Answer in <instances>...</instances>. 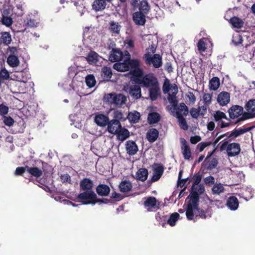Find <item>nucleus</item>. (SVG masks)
Wrapping results in <instances>:
<instances>
[{
    "label": "nucleus",
    "mask_w": 255,
    "mask_h": 255,
    "mask_svg": "<svg viewBox=\"0 0 255 255\" xmlns=\"http://www.w3.org/2000/svg\"><path fill=\"white\" fill-rule=\"evenodd\" d=\"M239 202L236 197L233 196L228 198L227 205L231 210H237L239 207Z\"/></svg>",
    "instance_id": "nucleus-26"
},
{
    "label": "nucleus",
    "mask_w": 255,
    "mask_h": 255,
    "mask_svg": "<svg viewBox=\"0 0 255 255\" xmlns=\"http://www.w3.org/2000/svg\"><path fill=\"white\" fill-rule=\"evenodd\" d=\"M177 109H178V111L181 113V112H183V115L185 116H186L188 114V108L184 103H180L179 107L177 108Z\"/></svg>",
    "instance_id": "nucleus-58"
},
{
    "label": "nucleus",
    "mask_w": 255,
    "mask_h": 255,
    "mask_svg": "<svg viewBox=\"0 0 255 255\" xmlns=\"http://www.w3.org/2000/svg\"><path fill=\"white\" fill-rule=\"evenodd\" d=\"M7 14L8 10L7 9H4L3 11L1 22L3 25L6 26L7 27H9L12 25L13 20L11 17L5 15V14Z\"/></svg>",
    "instance_id": "nucleus-40"
},
{
    "label": "nucleus",
    "mask_w": 255,
    "mask_h": 255,
    "mask_svg": "<svg viewBox=\"0 0 255 255\" xmlns=\"http://www.w3.org/2000/svg\"><path fill=\"white\" fill-rule=\"evenodd\" d=\"M229 22L232 25L233 27L238 29L242 28L244 25L243 20L237 16L231 17L229 20Z\"/></svg>",
    "instance_id": "nucleus-31"
},
{
    "label": "nucleus",
    "mask_w": 255,
    "mask_h": 255,
    "mask_svg": "<svg viewBox=\"0 0 255 255\" xmlns=\"http://www.w3.org/2000/svg\"><path fill=\"white\" fill-rule=\"evenodd\" d=\"M96 203L108 204L113 203L114 200L112 199H98L97 196L95 199H89L87 202H83V205H95Z\"/></svg>",
    "instance_id": "nucleus-28"
},
{
    "label": "nucleus",
    "mask_w": 255,
    "mask_h": 255,
    "mask_svg": "<svg viewBox=\"0 0 255 255\" xmlns=\"http://www.w3.org/2000/svg\"><path fill=\"white\" fill-rule=\"evenodd\" d=\"M109 29L113 33L115 34H119L121 29V26L118 22L114 21H111L110 22Z\"/></svg>",
    "instance_id": "nucleus-45"
},
{
    "label": "nucleus",
    "mask_w": 255,
    "mask_h": 255,
    "mask_svg": "<svg viewBox=\"0 0 255 255\" xmlns=\"http://www.w3.org/2000/svg\"><path fill=\"white\" fill-rule=\"evenodd\" d=\"M116 134H117L118 139L123 141L129 136V131L127 128L122 127L117 131Z\"/></svg>",
    "instance_id": "nucleus-32"
},
{
    "label": "nucleus",
    "mask_w": 255,
    "mask_h": 255,
    "mask_svg": "<svg viewBox=\"0 0 255 255\" xmlns=\"http://www.w3.org/2000/svg\"><path fill=\"white\" fill-rule=\"evenodd\" d=\"M107 126L108 131L110 133L114 134H116V133H117V131L122 128L121 123L118 120L109 121Z\"/></svg>",
    "instance_id": "nucleus-11"
},
{
    "label": "nucleus",
    "mask_w": 255,
    "mask_h": 255,
    "mask_svg": "<svg viewBox=\"0 0 255 255\" xmlns=\"http://www.w3.org/2000/svg\"><path fill=\"white\" fill-rule=\"evenodd\" d=\"M141 87L148 89L150 100L155 101L160 95V88L157 77L152 73L145 74L141 79H137Z\"/></svg>",
    "instance_id": "nucleus-1"
},
{
    "label": "nucleus",
    "mask_w": 255,
    "mask_h": 255,
    "mask_svg": "<svg viewBox=\"0 0 255 255\" xmlns=\"http://www.w3.org/2000/svg\"><path fill=\"white\" fill-rule=\"evenodd\" d=\"M140 118V113L136 111L133 112H129L127 116V119L130 123L135 124L138 122Z\"/></svg>",
    "instance_id": "nucleus-35"
},
{
    "label": "nucleus",
    "mask_w": 255,
    "mask_h": 255,
    "mask_svg": "<svg viewBox=\"0 0 255 255\" xmlns=\"http://www.w3.org/2000/svg\"><path fill=\"white\" fill-rule=\"evenodd\" d=\"M101 75L105 81H109L113 75L111 68L107 66L104 67L102 69Z\"/></svg>",
    "instance_id": "nucleus-36"
},
{
    "label": "nucleus",
    "mask_w": 255,
    "mask_h": 255,
    "mask_svg": "<svg viewBox=\"0 0 255 255\" xmlns=\"http://www.w3.org/2000/svg\"><path fill=\"white\" fill-rule=\"evenodd\" d=\"M123 58V52L117 48H113L109 55V60L112 62H118Z\"/></svg>",
    "instance_id": "nucleus-14"
},
{
    "label": "nucleus",
    "mask_w": 255,
    "mask_h": 255,
    "mask_svg": "<svg viewBox=\"0 0 255 255\" xmlns=\"http://www.w3.org/2000/svg\"><path fill=\"white\" fill-rule=\"evenodd\" d=\"M220 150L221 151L226 150L228 155L233 157L239 154L241 151V146L239 143L233 142L229 144L228 141H226L221 144Z\"/></svg>",
    "instance_id": "nucleus-5"
},
{
    "label": "nucleus",
    "mask_w": 255,
    "mask_h": 255,
    "mask_svg": "<svg viewBox=\"0 0 255 255\" xmlns=\"http://www.w3.org/2000/svg\"><path fill=\"white\" fill-rule=\"evenodd\" d=\"M0 42L4 45H8L11 42V36L9 32H3L1 33Z\"/></svg>",
    "instance_id": "nucleus-41"
},
{
    "label": "nucleus",
    "mask_w": 255,
    "mask_h": 255,
    "mask_svg": "<svg viewBox=\"0 0 255 255\" xmlns=\"http://www.w3.org/2000/svg\"><path fill=\"white\" fill-rule=\"evenodd\" d=\"M127 62L128 63L129 68L130 70L139 68L140 67V61L138 59H131L130 55L128 51H126Z\"/></svg>",
    "instance_id": "nucleus-27"
},
{
    "label": "nucleus",
    "mask_w": 255,
    "mask_h": 255,
    "mask_svg": "<svg viewBox=\"0 0 255 255\" xmlns=\"http://www.w3.org/2000/svg\"><path fill=\"white\" fill-rule=\"evenodd\" d=\"M138 8L139 10V11H141L146 14L149 11L150 6L146 0H142L140 2Z\"/></svg>",
    "instance_id": "nucleus-43"
},
{
    "label": "nucleus",
    "mask_w": 255,
    "mask_h": 255,
    "mask_svg": "<svg viewBox=\"0 0 255 255\" xmlns=\"http://www.w3.org/2000/svg\"><path fill=\"white\" fill-rule=\"evenodd\" d=\"M181 148L183 157L185 159L188 160L191 156V149L186 140L183 138H181Z\"/></svg>",
    "instance_id": "nucleus-12"
},
{
    "label": "nucleus",
    "mask_w": 255,
    "mask_h": 255,
    "mask_svg": "<svg viewBox=\"0 0 255 255\" xmlns=\"http://www.w3.org/2000/svg\"><path fill=\"white\" fill-rule=\"evenodd\" d=\"M218 160L216 158H213L211 161H210L208 163V165H207V169H210V170H212L214 168H215L217 164H218Z\"/></svg>",
    "instance_id": "nucleus-61"
},
{
    "label": "nucleus",
    "mask_w": 255,
    "mask_h": 255,
    "mask_svg": "<svg viewBox=\"0 0 255 255\" xmlns=\"http://www.w3.org/2000/svg\"><path fill=\"white\" fill-rule=\"evenodd\" d=\"M213 117H214V120L216 122L219 121L223 119H226L227 121L231 122L230 119L228 118L227 117L226 114L224 112H221L220 111H217L215 112V113H214V114L213 115Z\"/></svg>",
    "instance_id": "nucleus-50"
},
{
    "label": "nucleus",
    "mask_w": 255,
    "mask_h": 255,
    "mask_svg": "<svg viewBox=\"0 0 255 255\" xmlns=\"http://www.w3.org/2000/svg\"><path fill=\"white\" fill-rule=\"evenodd\" d=\"M27 165H26L24 167H17L15 170V175L22 176L25 172L26 171H27Z\"/></svg>",
    "instance_id": "nucleus-60"
},
{
    "label": "nucleus",
    "mask_w": 255,
    "mask_h": 255,
    "mask_svg": "<svg viewBox=\"0 0 255 255\" xmlns=\"http://www.w3.org/2000/svg\"><path fill=\"white\" fill-rule=\"evenodd\" d=\"M189 196H190L191 202L188 204H190L191 206L195 208L199 207V195L198 193L191 191Z\"/></svg>",
    "instance_id": "nucleus-37"
},
{
    "label": "nucleus",
    "mask_w": 255,
    "mask_h": 255,
    "mask_svg": "<svg viewBox=\"0 0 255 255\" xmlns=\"http://www.w3.org/2000/svg\"><path fill=\"white\" fill-rule=\"evenodd\" d=\"M24 23L26 27L30 28L37 27L39 23L34 18H32L30 16L26 17L24 21Z\"/></svg>",
    "instance_id": "nucleus-44"
},
{
    "label": "nucleus",
    "mask_w": 255,
    "mask_h": 255,
    "mask_svg": "<svg viewBox=\"0 0 255 255\" xmlns=\"http://www.w3.org/2000/svg\"><path fill=\"white\" fill-rule=\"evenodd\" d=\"M132 188V185L131 183L127 180L122 181L119 185L120 190L121 192L123 193H128L130 191Z\"/></svg>",
    "instance_id": "nucleus-24"
},
{
    "label": "nucleus",
    "mask_w": 255,
    "mask_h": 255,
    "mask_svg": "<svg viewBox=\"0 0 255 255\" xmlns=\"http://www.w3.org/2000/svg\"><path fill=\"white\" fill-rule=\"evenodd\" d=\"M230 101V94L227 92H221L217 97V102L220 106L227 105Z\"/></svg>",
    "instance_id": "nucleus-15"
},
{
    "label": "nucleus",
    "mask_w": 255,
    "mask_h": 255,
    "mask_svg": "<svg viewBox=\"0 0 255 255\" xmlns=\"http://www.w3.org/2000/svg\"><path fill=\"white\" fill-rule=\"evenodd\" d=\"M212 93H204L203 94V101L204 105L203 106H206L207 111L208 107H209L212 103Z\"/></svg>",
    "instance_id": "nucleus-47"
},
{
    "label": "nucleus",
    "mask_w": 255,
    "mask_h": 255,
    "mask_svg": "<svg viewBox=\"0 0 255 255\" xmlns=\"http://www.w3.org/2000/svg\"><path fill=\"white\" fill-rule=\"evenodd\" d=\"M167 99L169 101V102L172 104L173 106L174 107V110H177V105L178 103V101L177 100V97H172L171 96H168L167 97Z\"/></svg>",
    "instance_id": "nucleus-59"
},
{
    "label": "nucleus",
    "mask_w": 255,
    "mask_h": 255,
    "mask_svg": "<svg viewBox=\"0 0 255 255\" xmlns=\"http://www.w3.org/2000/svg\"><path fill=\"white\" fill-rule=\"evenodd\" d=\"M96 191L98 195L100 196L105 197L109 195L111 189L108 185L100 184L97 186Z\"/></svg>",
    "instance_id": "nucleus-17"
},
{
    "label": "nucleus",
    "mask_w": 255,
    "mask_h": 255,
    "mask_svg": "<svg viewBox=\"0 0 255 255\" xmlns=\"http://www.w3.org/2000/svg\"><path fill=\"white\" fill-rule=\"evenodd\" d=\"M113 120H118L120 122L123 119V114L121 111L116 110L113 113Z\"/></svg>",
    "instance_id": "nucleus-63"
},
{
    "label": "nucleus",
    "mask_w": 255,
    "mask_h": 255,
    "mask_svg": "<svg viewBox=\"0 0 255 255\" xmlns=\"http://www.w3.org/2000/svg\"><path fill=\"white\" fill-rule=\"evenodd\" d=\"M124 90L133 99L138 100L141 97V86L130 81L126 84L123 88Z\"/></svg>",
    "instance_id": "nucleus-4"
},
{
    "label": "nucleus",
    "mask_w": 255,
    "mask_h": 255,
    "mask_svg": "<svg viewBox=\"0 0 255 255\" xmlns=\"http://www.w3.org/2000/svg\"><path fill=\"white\" fill-rule=\"evenodd\" d=\"M244 111L243 108L239 105L232 106L228 110L229 119H236L241 116Z\"/></svg>",
    "instance_id": "nucleus-9"
},
{
    "label": "nucleus",
    "mask_w": 255,
    "mask_h": 255,
    "mask_svg": "<svg viewBox=\"0 0 255 255\" xmlns=\"http://www.w3.org/2000/svg\"><path fill=\"white\" fill-rule=\"evenodd\" d=\"M176 117L178 119L179 126L180 128L183 130H187L188 129V126L182 113L179 111H177L176 112Z\"/></svg>",
    "instance_id": "nucleus-30"
},
{
    "label": "nucleus",
    "mask_w": 255,
    "mask_h": 255,
    "mask_svg": "<svg viewBox=\"0 0 255 255\" xmlns=\"http://www.w3.org/2000/svg\"><path fill=\"white\" fill-rule=\"evenodd\" d=\"M3 123L5 124V125L10 127L12 125H13L14 123V120L10 116L6 117L4 116L3 117Z\"/></svg>",
    "instance_id": "nucleus-64"
},
{
    "label": "nucleus",
    "mask_w": 255,
    "mask_h": 255,
    "mask_svg": "<svg viewBox=\"0 0 255 255\" xmlns=\"http://www.w3.org/2000/svg\"><path fill=\"white\" fill-rule=\"evenodd\" d=\"M114 68L118 71L126 72L129 70L128 63L127 62V57L123 62L117 63L114 64Z\"/></svg>",
    "instance_id": "nucleus-23"
},
{
    "label": "nucleus",
    "mask_w": 255,
    "mask_h": 255,
    "mask_svg": "<svg viewBox=\"0 0 255 255\" xmlns=\"http://www.w3.org/2000/svg\"><path fill=\"white\" fill-rule=\"evenodd\" d=\"M126 148L127 153L130 155L135 154L138 151L137 144L132 140H128L127 141Z\"/></svg>",
    "instance_id": "nucleus-18"
},
{
    "label": "nucleus",
    "mask_w": 255,
    "mask_h": 255,
    "mask_svg": "<svg viewBox=\"0 0 255 255\" xmlns=\"http://www.w3.org/2000/svg\"><path fill=\"white\" fill-rule=\"evenodd\" d=\"M27 171L31 176L36 178L40 177L42 175L43 171L37 167H29L27 166Z\"/></svg>",
    "instance_id": "nucleus-25"
},
{
    "label": "nucleus",
    "mask_w": 255,
    "mask_h": 255,
    "mask_svg": "<svg viewBox=\"0 0 255 255\" xmlns=\"http://www.w3.org/2000/svg\"><path fill=\"white\" fill-rule=\"evenodd\" d=\"M103 100L110 105H114L117 107H121L125 104L127 100L126 96L122 94L111 93L104 95Z\"/></svg>",
    "instance_id": "nucleus-3"
},
{
    "label": "nucleus",
    "mask_w": 255,
    "mask_h": 255,
    "mask_svg": "<svg viewBox=\"0 0 255 255\" xmlns=\"http://www.w3.org/2000/svg\"><path fill=\"white\" fill-rule=\"evenodd\" d=\"M130 73L133 78L131 81L134 82L137 84H138L137 79H141L144 75L143 70L140 67L130 70Z\"/></svg>",
    "instance_id": "nucleus-20"
},
{
    "label": "nucleus",
    "mask_w": 255,
    "mask_h": 255,
    "mask_svg": "<svg viewBox=\"0 0 255 255\" xmlns=\"http://www.w3.org/2000/svg\"><path fill=\"white\" fill-rule=\"evenodd\" d=\"M132 19L138 25H144L146 22L145 14L141 11H136L132 14Z\"/></svg>",
    "instance_id": "nucleus-13"
},
{
    "label": "nucleus",
    "mask_w": 255,
    "mask_h": 255,
    "mask_svg": "<svg viewBox=\"0 0 255 255\" xmlns=\"http://www.w3.org/2000/svg\"><path fill=\"white\" fill-rule=\"evenodd\" d=\"M179 214L175 212L171 214L168 219L167 220V223L171 226H174L176 222L179 218Z\"/></svg>",
    "instance_id": "nucleus-48"
},
{
    "label": "nucleus",
    "mask_w": 255,
    "mask_h": 255,
    "mask_svg": "<svg viewBox=\"0 0 255 255\" xmlns=\"http://www.w3.org/2000/svg\"><path fill=\"white\" fill-rule=\"evenodd\" d=\"M245 109L249 112H255V99L250 100L245 106Z\"/></svg>",
    "instance_id": "nucleus-51"
},
{
    "label": "nucleus",
    "mask_w": 255,
    "mask_h": 255,
    "mask_svg": "<svg viewBox=\"0 0 255 255\" xmlns=\"http://www.w3.org/2000/svg\"><path fill=\"white\" fill-rule=\"evenodd\" d=\"M85 82L89 88H92L95 86L96 80L93 75L89 74L85 78Z\"/></svg>",
    "instance_id": "nucleus-46"
},
{
    "label": "nucleus",
    "mask_w": 255,
    "mask_h": 255,
    "mask_svg": "<svg viewBox=\"0 0 255 255\" xmlns=\"http://www.w3.org/2000/svg\"><path fill=\"white\" fill-rule=\"evenodd\" d=\"M220 85V79L217 77H213L209 81V89L213 91H216Z\"/></svg>",
    "instance_id": "nucleus-39"
},
{
    "label": "nucleus",
    "mask_w": 255,
    "mask_h": 255,
    "mask_svg": "<svg viewBox=\"0 0 255 255\" xmlns=\"http://www.w3.org/2000/svg\"><path fill=\"white\" fill-rule=\"evenodd\" d=\"M107 5L105 0H94L92 6L95 11H102L106 8Z\"/></svg>",
    "instance_id": "nucleus-22"
},
{
    "label": "nucleus",
    "mask_w": 255,
    "mask_h": 255,
    "mask_svg": "<svg viewBox=\"0 0 255 255\" xmlns=\"http://www.w3.org/2000/svg\"><path fill=\"white\" fill-rule=\"evenodd\" d=\"M197 47L198 51L201 53L205 52L207 49V44L204 41V38L200 39L198 43Z\"/></svg>",
    "instance_id": "nucleus-55"
},
{
    "label": "nucleus",
    "mask_w": 255,
    "mask_h": 255,
    "mask_svg": "<svg viewBox=\"0 0 255 255\" xmlns=\"http://www.w3.org/2000/svg\"><path fill=\"white\" fill-rule=\"evenodd\" d=\"M160 120L161 116L157 112H151L148 115L147 122L150 125L158 123Z\"/></svg>",
    "instance_id": "nucleus-21"
},
{
    "label": "nucleus",
    "mask_w": 255,
    "mask_h": 255,
    "mask_svg": "<svg viewBox=\"0 0 255 255\" xmlns=\"http://www.w3.org/2000/svg\"><path fill=\"white\" fill-rule=\"evenodd\" d=\"M153 175L151 178L152 182L158 181L163 174L164 172V167L162 164L159 163H154L153 165Z\"/></svg>",
    "instance_id": "nucleus-8"
},
{
    "label": "nucleus",
    "mask_w": 255,
    "mask_h": 255,
    "mask_svg": "<svg viewBox=\"0 0 255 255\" xmlns=\"http://www.w3.org/2000/svg\"><path fill=\"white\" fill-rule=\"evenodd\" d=\"M197 211L199 213L198 216L202 219H205L208 217L210 218L211 217V214L209 211H204L202 209H200V208H199V210H197Z\"/></svg>",
    "instance_id": "nucleus-56"
},
{
    "label": "nucleus",
    "mask_w": 255,
    "mask_h": 255,
    "mask_svg": "<svg viewBox=\"0 0 255 255\" xmlns=\"http://www.w3.org/2000/svg\"><path fill=\"white\" fill-rule=\"evenodd\" d=\"M212 190L213 194H220L224 191V187L221 183H216L213 186Z\"/></svg>",
    "instance_id": "nucleus-52"
},
{
    "label": "nucleus",
    "mask_w": 255,
    "mask_h": 255,
    "mask_svg": "<svg viewBox=\"0 0 255 255\" xmlns=\"http://www.w3.org/2000/svg\"><path fill=\"white\" fill-rule=\"evenodd\" d=\"M143 59L147 65H150L152 64L155 68L160 67L162 65V57L159 54H154L153 56L148 52L144 54Z\"/></svg>",
    "instance_id": "nucleus-6"
},
{
    "label": "nucleus",
    "mask_w": 255,
    "mask_h": 255,
    "mask_svg": "<svg viewBox=\"0 0 255 255\" xmlns=\"http://www.w3.org/2000/svg\"><path fill=\"white\" fill-rule=\"evenodd\" d=\"M253 128V127H248L245 128H235L234 130H233L231 133L229 135L228 138L231 137L232 136H235L237 137L239 135L246 132L249 131Z\"/></svg>",
    "instance_id": "nucleus-33"
},
{
    "label": "nucleus",
    "mask_w": 255,
    "mask_h": 255,
    "mask_svg": "<svg viewBox=\"0 0 255 255\" xmlns=\"http://www.w3.org/2000/svg\"><path fill=\"white\" fill-rule=\"evenodd\" d=\"M254 117H255V113H254L253 112H245L243 113L242 114V116L238 118L237 121L235 123V124H237V123L243 121L245 120H246L247 119H251Z\"/></svg>",
    "instance_id": "nucleus-49"
},
{
    "label": "nucleus",
    "mask_w": 255,
    "mask_h": 255,
    "mask_svg": "<svg viewBox=\"0 0 255 255\" xmlns=\"http://www.w3.org/2000/svg\"><path fill=\"white\" fill-rule=\"evenodd\" d=\"M190 113L194 119H197L199 116L204 118L207 113L206 106H199L198 108H192L190 109Z\"/></svg>",
    "instance_id": "nucleus-10"
},
{
    "label": "nucleus",
    "mask_w": 255,
    "mask_h": 255,
    "mask_svg": "<svg viewBox=\"0 0 255 255\" xmlns=\"http://www.w3.org/2000/svg\"><path fill=\"white\" fill-rule=\"evenodd\" d=\"M159 136V131L157 129L154 128H150L146 132V138L147 140L150 142L153 143L155 141Z\"/></svg>",
    "instance_id": "nucleus-19"
},
{
    "label": "nucleus",
    "mask_w": 255,
    "mask_h": 255,
    "mask_svg": "<svg viewBox=\"0 0 255 255\" xmlns=\"http://www.w3.org/2000/svg\"><path fill=\"white\" fill-rule=\"evenodd\" d=\"M148 172L147 169L141 168L136 173V179L137 180L144 181L148 177Z\"/></svg>",
    "instance_id": "nucleus-29"
},
{
    "label": "nucleus",
    "mask_w": 255,
    "mask_h": 255,
    "mask_svg": "<svg viewBox=\"0 0 255 255\" xmlns=\"http://www.w3.org/2000/svg\"><path fill=\"white\" fill-rule=\"evenodd\" d=\"M7 64L11 67L14 68L19 66L20 62L15 55H9L7 59Z\"/></svg>",
    "instance_id": "nucleus-34"
},
{
    "label": "nucleus",
    "mask_w": 255,
    "mask_h": 255,
    "mask_svg": "<svg viewBox=\"0 0 255 255\" xmlns=\"http://www.w3.org/2000/svg\"><path fill=\"white\" fill-rule=\"evenodd\" d=\"M94 182L91 179L86 177L80 181L79 187L83 192L79 194L76 198L78 202H87L89 199H95L96 198V194L93 191Z\"/></svg>",
    "instance_id": "nucleus-2"
},
{
    "label": "nucleus",
    "mask_w": 255,
    "mask_h": 255,
    "mask_svg": "<svg viewBox=\"0 0 255 255\" xmlns=\"http://www.w3.org/2000/svg\"><path fill=\"white\" fill-rule=\"evenodd\" d=\"M109 121L108 117L103 114H98L95 117V123L97 125L101 127L107 126Z\"/></svg>",
    "instance_id": "nucleus-16"
},
{
    "label": "nucleus",
    "mask_w": 255,
    "mask_h": 255,
    "mask_svg": "<svg viewBox=\"0 0 255 255\" xmlns=\"http://www.w3.org/2000/svg\"><path fill=\"white\" fill-rule=\"evenodd\" d=\"M156 219L157 221L159 222L160 224H161L162 227H164L166 224V221L167 220V215H162L160 213H157L155 215Z\"/></svg>",
    "instance_id": "nucleus-54"
},
{
    "label": "nucleus",
    "mask_w": 255,
    "mask_h": 255,
    "mask_svg": "<svg viewBox=\"0 0 255 255\" xmlns=\"http://www.w3.org/2000/svg\"><path fill=\"white\" fill-rule=\"evenodd\" d=\"M170 90V84L169 83V81L167 79H166L162 86L163 92L164 94L167 93Z\"/></svg>",
    "instance_id": "nucleus-62"
},
{
    "label": "nucleus",
    "mask_w": 255,
    "mask_h": 255,
    "mask_svg": "<svg viewBox=\"0 0 255 255\" xmlns=\"http://www.w3.org/2000/svg\"><path fill=\"white\" fill-rule=\"evenodd\" d=\"M98 57L99 55L96 52L91 51L87 56L86 59L90 64H96L98 61Z\"/></svg>",
    "instance_id": "nucleus-42"
},
{
    "label": "nucleus",
    "mask_w": 255,
    "mask_h": 255,
    "mask_svg": "<svg viewBox=\"0 0 255 255\" xmlns=\"http://www.w3.org/2000/svg\"><path fill=\"white\" fill-rule=\"evenodd\" d=\"M191 191L193 192H196V193L197 192L199 195L204 192L205 188L202 184L197 185L195 186L193 189H191Z\"/></svg>",
    "instance_id": "nucleus-57"
},
{
    "label": "nucleus",
    "mask_w": 255,
    "mask_h": 255,
    "mask_svg": "<svg viewBox=\"0 0 255 255\" xmlns=\"http://www.w3.org/2000/svg\"><path fill=\"white\" fill-rule=\"evenodd\" d=\"M194 210L197 211L199 210V207L195 208V207L191 206L190 204H187L186 209V216L188 220H192L194 219Z\"/></svg>",
    "instance_id": "nucleus-38"
},
{
    "label": "nucleus",
    "mask_w": 255,
    "mask_h": 255,
    "mask_svg": "<svg viewBox=\"0 0 255 255\" xmlns=\"http://www.w3.org/2000/svg\"><path fill=\"white\" fill-rule=\"evenodd\" d=\"M143 205L145 207L148 208V211H156L159 209V204H157V200L155 197L153 196L147 197L144 202Z\"/></svg>",
    "instance_id": "nucleus-7"
},
{
    "label": "nucleus",
    "mask_w": 255,
    "mask_h": 255,
    "mask_svg": "<svg viewBox=\"0 0 255 255\" xmlns=\"http://www.w3.org/2000/svg\"><path fill=\"white\" fill-rule=\"evenodd\" d=\"M243 41V37L241 34L237 33L233 36L232 42L235 46L242 44Z\"/></svg>",
    "instance_id": "nucleus-53"
}]
</instances>
